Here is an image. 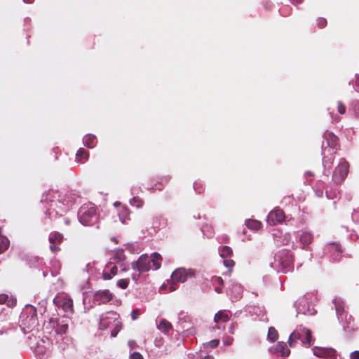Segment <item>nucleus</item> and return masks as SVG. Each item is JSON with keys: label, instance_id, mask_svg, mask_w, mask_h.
<instances>
[{"label": "nucleus", "instance_id": "obj_1", "mask_svg": "<svg viewBox=\"0 0 359 359\" xmlns=\"http://www.w3.org/2000/svg\"><path fill=\"white\" fill-rule=\"evenodd\" d=\"M298 340H300L302 345L306 347H310L313 345V336L311 331L306 327L300 326L293 331L288 339V345L290 347H294Z\"/></svg>", "mask_w": 359, "mask_h": 359}, {"label": "nucleus", "instance_id": "obj_2", "mask_svg": "<svg viewBox=\"0 0 359 359\" xmlns=\"http://www.w3.org/2000/svg\"><path fill=\"white\" fill-rule=\"evenodd\" d=\"M79 219L84 226L96 224L98 219L96 208L92 204L83 205L79 209Z\"/></svg>", "mask_w": 359, "mask_h": 359}, {"label": "nucleus", "instance_id": "obj_3", "mask_svg": "<svg viewBox=\"0 0 359 359\" xmlns=\"http://www.w3.org/2000/svg\"><path fill=\"white\" fill-rule=\"evenodd\" d=\"M151 260L147 254L142 255L137 261L131 263L133 270L137 271L138 273H133L132 279L137 280L142 273L147 272L151 269Z\"/></svg>", "mask_w": 359, "mask_h": 359}, {"label": "nucleus", "instance_id": "obj_4", "mask_svg": "<svg viewBox=\"0 0 359 359\" xmlns=\"http://www.w3.org/2000/svg\"><path fill=\"white\" fill-rule=\"evenodd\" d=\"M275 262L283 273L290 271L293 267L294 258L289 250H282L275 256Z\"/></svg>", "mask_w": 359, "mask_h": 359}, {"label": "nucleus", "instance_id": "obj_5", "mask_svg": "<svg viewBox=\"0 0 359 359\" xmlns=\"http://www.w3.org/2000/svg\"><path fill=\"white\" fill-rule=\"evenodd\" d=\"M348 163L341 159L332 175V180L336 184H341L346 179L348 173Z\"/></svg>", "mask_w": 359, "mask_h": 359}, {"label": "nucleus", "instance_id": "obj_6", "mask_svg": "<svg viewBox=\"0 0 359 359\" xmlns=\"http://www.w3.org/2000/svg\"><path fill=\"white\" fill-rule=\"evenodd\" d=\"M194 271L191 269H185L180 268L176 269L172 273V280L173 282L184 283L189 277L194 276Z\"/></svg>", "mask_w": 359, "mask_h": 359}, {"label": "nucleus", "instance_id": "obj_7", "mask_svg": "<svg viewBox=\"0 0 359 359\" xmlns=\"http://www.w3.org/2000/svg\"><path fill=\"white\" fill-rule=\"evenodd\" d=\"M64 197L65 198L58 199L57 201H52L53 203L51 205V208L53 206L58 208L59 204L61 210L63 212H66L67 210V207L74 202L76 196L74 194L68 192L64 196Z\"/></svg>", "mask_w": 359, "mask_h": 359}, {"label": "nucleus", "instance_id": "obj_8", "mask_svg": "<svg viewBox=\"0 0 359 359\" xmlns=\"http://www.w3.org/2000/svg\"><path fill=\"white\" fill-rule=\"evenodd\" d=\"M284 220V212L278 208H276L274 210L271 211L267 216V222L270 225H276L278 223L283 222Z\"/></svg>", "mask_w": 359, "mask_h": 359}, {"label": "nucleus", "instance_id": "obj_9", "mask_svg": "<svg viewBox=\"0 0 359 359\" xmlns=\"http://www.w3.org/2000/svg\"><path fill=\"white\" fill-rule=\"evenodd\" d=\"M314 355L325 359H336L337 351L332 348L316 347L313 349Z\"/></svg>", "mask_w": 359, "mask_h": 359}, {"label": "nucleus", "instance_id": "obj_10", "mask_svg": "<svg viewBox=\"0 0 359 359\" xmlns=\"http://www.w3.org/2000/svg\"><path fill=\"white\" fill-rule=\"evenodd\" d=\"M69 319L63 318L62 319H50V323H53V326L57 334L62 335L67 333L69 329Z\"/></svg>", "mask_w": 359, "mask_h": 359}, {"label": "nucleus", "instance_id": "obj_11", "mask_svg": "<svg viewBox=\"0 0 359 359\" xmlns=\"http://www.w3.org/2000/svg\"><path fill=\"white\" fill-rule=\"evenodd\" d=\"M118 318V315L114 311H109L102 314L100 320V327L107 329L112 323H115Z\"/></svg>", "mask_w": 359, "mask_h": 359}, {"label": "nucleus", "instance_id": "obj_12", "mask_svg": "<svg viewBox=\"0 0 359 359\" xmlns=\"http://www.w3.org/2000/svg\"><path fill=\"white\" fill-rule=\"evenodd\" d=\"M114 295L109 290H98L93 296V301L98 304H106L110 302Z\"/></svg>", "mask_w": 359, "mask_h": 359}, {"label": "nucleus", "instance_id": "obj_13", "mask_svg": "<svg viewBox=\"0 0 359 359\" xmlns=\"http://www.w3.org/2000/svg\"><path fill=\"white\" fill-rule=\"evenodd\" d=\"M273 239L277 246L287 245L291 241V235L290 233L277 231L273 233Z\"/></svg>", "mask_w": 359, "mask_h": 359}, {"label": "nucleus", "instance_id": "obj_14", "mask_svg": "<svg viewBox=\"0 0 359 359\" xmlns=\"http://www.w3.org/2000/svg\"><path fill=\"white\" fill-rule=\"evenodd\" d=\"M118 272L117 266L111 262L108 263L102 273V277L104 280H111L113 276H116Z\"/></svg>", "mask_w": 359, "mask_h": 359}, {"label": "nucleus", "instance_id": "obj_15", "mask_svg": "<svg viewBox=\"0 0 359 359\" xmlns=\"http://www.w3.org/2000/svg\"><path fill=\"white\" fill-rule=\"evenodd\" d=\"M270 351L273 354L280 353L283 357H287L290 354V350L287 348L286 343L283 341H278L275 346L271 348Z\"/></svg>", "mask_w": 359, "mask_h": 359}, {"label": "nucleus", "instance_id": "obj_16", "mask_svg": "<svg viewBox=\"0 0 359 359\" xmlns=\"http://www.w3.org/2000/svg\"><path fill=\"white\" fill-rule=\"evenodd\" d=\"M324 138L327 147L332 149H337L339 147L338 137L330 131H326L324 134Z\"/></svg>", "mask_w": 359, "mask_h": 359}, {"label": "nucleus", "instance_id": "obj_17", "mask_svg": "<svg viewBox=\"0 0 359 359\" xmlns=\"http://www.w3.org/2000/svg\"><path fill=\"white\" fill-rule=\"evenodd\" d=\"M313 240V234L307 231L303 232L299 237V242L302 245V248L305 250L309 249V246L312 243Z\"/></svg>", "mask_w": 359, "mask_h": 359}, {"label": "nucleus", "instance_id": "obj_18", "mask_svg": "<svg viewBox=\"0 0 359 359\" xmlns=\"http://www.w3.org/2000/svg\"><path fill=\"white\" fill-rule=\"evenodd\" d=\"M60 306L65 312L72 313L74 311L73 300L67 297L61 299Z\"/></svg>", "mask_w": 359, "mask_h": 359}, {"label": "nucleus", "instance_id": "obj_19", "mask_svg": "<svg viewBox=\"0 0 359 359\" xmlns=\"http://www.w3.org/2000/svg\"><path fill=\"white\" fill-rule=\"evenodd\" d=\"M89 158V153L83 148H80L76 154V161L78 163H83Z\"/></svg>", "mask_w": 359, "mask_h": 359}, {"label": "nucleus", "instance_id": "obj_20", "mask_svg": "<svg viewBox=\"0 0 359 359\" xmlns=\"http://www.w3.org/2000/svg\"><path fill=\"white\" fill-rule=\"evenodd\" d=\"M151 262H152L153 266L156 270H158L161 266V262L163 261L162 256L158 252H154L151 255Z\"/></svg>", "mask_w": 359, "mask_h": 359}, {"label": "nucleus", "instance_id": "obj_21", "mask_svg": "<svg viewBox=\"0 0 359 359\" xmlns=\"http://www.w3.org/2000/svg\"><path fill=\"white\" fill-rule=\"evenodd\" d=\"M172 327V324L165 319H161L158 325V329L165 334L168 333Z\"/></svg>", "mask_w": 359, "mask_h": 359}, {"label": "nucleus", "instance_id": "obj_22", "mask_svg": "<svg viewBox=\"0 0 359 359\" xmlns=\"http://www.w3.org/2000/svg\"><path fill=\"white\" fill-rule=\"evenodd\" d=\"M230 319L229 315L225 311H219L214 317V320L215 323L222 322H227Z\"/></svg>", "mask_w": 359, "mask_h": 359}, {"label": "nucleus", "instance_id": "obj_23", "mask_svg": "<svg viewBox=\"0 0 359 359\" xmlns=\"http://www.w3.org/2000/svg\"><path fill=\"white\" fill-rule=\"evenodd\" d=\"M83 143L88 148H93L96 144V137L94 135L88 134L85 136Z\"/></svg>", "mask_w": 359, "mask_h": 359}, {"label": "nucleus", "instance_id": "obj_24", "mask_svg": "<svg viewBox=\"0 0 359 359\" xmlns=\"http://www.w3.org/2000/svg\"><path fill=\"white\" fill-rule=\"evenodd\" d=\"M63 235L59 232H53L50 233L49 236L50 243H58L60 244L63 241Z\"/></svg>", "mask_w": 359, "mask_h": 359}, {"label": "nucleus", "instance_id": "obj_25", "mask_svg": "<svg viewBox=\"0 0 359 359\" xmlns=\"http://www.w3.org/2000/svg\"><path fill=\"white\" fill-rule=\"evenodd\" d=\"M245 225L248 229H252V230H258L261 229L262 227V223L259 222L258 220L255 219H247L245 221Z\"/></svg>", "mask_w": 359, "mask_h": 359}, {"label": "nucleus", "instance_id": "obj_26", "mask_svg": "<svg viewBox=\"0 0 359 359\" xmlns=\"http://www.w3.org/2000/svg\"><path fill=\"white\" fill-rule=\"evenodd\" d=\"M267 338L271 342L277 341L278 339V332L273 327H270L268 330Z\"/></svg>", "mask_w": 359, "mask_h": 359}, {"label": "nucleus", "instance_id": "obj_27", "mask_svg": "<svg viewBox=\"0 0 359 359\" xmlns=\"http://www.w3.org/2000/svg\"><path fill=\"white\" fill-rule=\"evenodd\" d=\"M219 251L220 257L222 258H226L233 255L232 249L229 246H227V245L221 247L219 249Z\"/></svg>", "mask_w": 359, "mask_h": 359}, {"label": "nucleus", "instance_id": "obj_28", "mask_svg": "<svg viewBox=\"0 0 359 359\" xmlns=\"http://www.w3.org/2000/svg\"><path fill=\"white\" fill-rule=\"evenodd\" d=\"M9 246V241L5 236H0V253L6 251Z\"/></svg>", "mask_w": 359, "mask_h": 359}, {"label": "nucleus", "instance_id": "obj_29", "mask_svg": "<svg viewBox=\"0 0 359 359\" xmlns=\"http://www.w3.org/2000/svg\"><path fill=\"white\" fill-rule=\"evenodd\" d=\"M38 320H37V314L35 309L32 308V314L31 317L29 320V326H35L37 325Z\"/></svg>", "mask_w": 359, "mask_h": 359}, {"label": "nucleus", "instance_id": "obj_30", "mask_svg": "<svg viewBox=\"0 0 359 359\" xmlns=\"http://www.w3.org/2000/svg\"><path fill=\"white\" fill-rule=\"evenodd\" d=\"M122 325L121 323L117 318V320L114 323V328L111 332V336L112 337H116L119 331L121 330Z\"/></svg>", "mask_w": 359, "mask_h": 359}, {"label": "nucleus", "instance_id": "obj_31", "mask_svg": "<svg viewBox=\"0 0 359 359\" xmlns=\"http://www.w3.org/2000/svg\"><path fill=\"white\" fill-rule=\"evenodd\" d=\"M336 151H334L332 154H331V156L327 159V156H324L323 158V165L324 167H328V168H330L331 167V165H332L333 163V161H334V157L333 156V154H335Z\"/></svg>", "mask_w": 359, "mask_h": 359}, {"label": "nucleus", "instance_id": "obj_32", "mask_svg": "<svg viewBox=\"0 0 359 359\" xmlns=\"http://www.w3.org/2000/svg\"><path fill=\"white\" fill-rule=\"evenodd\" d=\"M223 264L225 266V267L228 269L229 273H231L233 271V269L235 266V262L231 259H224Z\"/></svg>", "mask_w": 359, "mask_h": 359}, {"label": "nucleus", "instance_id": "obj_33", "mask_svg": "<svg viewBox=\"0 0 359 359\" xmlns=\"http://www.w3.org/2000/svg\"><path fill=\"white\" fill-rule=\"evenodd\" d=\"M129 284L128 278L120 279L117 281V285L121 289H126Z\"/></svg>", "mask_w": 359, "mask_h": 359}, {"label": "nucleus", "instance_id": "obj_34", "mask_svg": "<svg viewBox=\"0 0 359 359\" xmlns=\"http://www.w3.org/2000/svg\"><path fill=\"white\" fill-rule=\"evenodd\" d=\"M346 106L344 104V103L341 102V101H338L337 102V111L338 112L343 115L346 113Z\"/></svg>", "mask_w": 359, "mask_h": 359}, {"label": "nucleus", "instance_id": "obj_35", "mask_svg": "<svg viewBox=\"0 0 359 359\" xmlns=\"http://www.w3.org/2000/svg\"><path fill=\"white\" fill-rule=\"evenodd\" d=\"M353 111L354 116L357 118H359V101L354 102L353 104Z\"/></svg>", "mask_w": 359, "mask_h": 359}, {"label": "nucleus", "instance_id": "obj_36", "mask_svg": "<svg viewBox=\"0 0 359 359\" xmlns=\"http://www.w3.org/2000/svg\"><path fill=\"white\" fill-rule=\"evenodd\" d=\"M327 20L323 18H319L317 20V24L319 28L322 29L326 27L327 25Z\"/></svg>", "mask_w": 359, "mask_h": 359}, {"label": "nucleus", "instance_id": "obj_37", "mask_svg": "<svg viewBox=\"0 0 359 359\" xmlns=\"http://www.w3.org/2000/svg\"><path fill=\"white\" fill-rule=\"evenodd\" d=\"M213 284H218L219 285H224V280L221 277L219 276H213L211 280Z\"/></svg>", "mask_w": 359, "mask_h": 359}, {"label": "nucleus", "instance_id": "obj_38", "mask_svg": "<svg viewBox=\"0 0 359 359\" xmlns=\"http://www.w3.org/2000/svg\"><path fill=\"white\" fill-rule=\"evenodd\" d=\"M58 243H50V250L52 252L56 253L60 250V248Z\"/></svg>", "mask_w": 359, "mask_h": 359}, {"label": "nucleus", "instance_id": "obj_39", "mask_svg": "<svg viewBox=\"0 0 359 359\" xmlns=\"http://www.w3.org/2000/svg\"><path fill=\"white\" fill-rule=\"evenodd\" d=\"M130 359H143L142 355L138 352H133L130 355Z\"/></svg>", "mask_w": 359, "mask_h": 359}, {"label": "nucleus", "instance_id": "obj_40", "mask_svg": "<svg viewBox=\"0 0 359 359\" xmlns=\"http://www.w3.org/2000/svg\"><path fill=\"white\" fill-rule=\"evenodd\" d=\"M8 296L6 294H0V304H5L7 302Z\"/></svg>", "mask_w": 359, "mask_h": 359}, {"label": "nucleus", "instance_id": "obj_41", "mask_svg": "<svg viewBox=\"0 0 359 359\" xmlns=\"http://www.w3.org/2000/svg\"><path fill=\"white\" fill-rule=\"evenodd\" d=\"M5 304H6V305L9 307H13L16 304V300L8 297L7 302Z\"/></svg>", "mask_w": 359, "mask_h": 359}, {"label": "nucleus", "instance_id": "obj_42", "mask_svg": "<svg viewBox=\"0 0 359 359\" xmlns=\"http://www.w3.org/2000/svg\"><path fill=\"white\" fill-rule=\"evenodd\" d=\"M219 340H218V339H213V340L210 341L209 343L210 347H212V348L217 347L219 345Z\"/></svg>", "mask_w": 359, "mask_h": 359}, {"label": "nucleus", "instance_id": "obj_43", "mask_svg": "<svg viewBox=\"0 0 359 359\" xmlns=\"http://www.w3.org/2000/svg\"><path fill=\"white\" fill-rule=\"evenodd\" d=\"M351 359H359V351H355L351 353Z\"/></svg>", "mask_w": 359, "mask_h": 359}, {"label": "nucleus", "instance_id": "obj_44", "mask_svg": "<svg viewBox=\"0 0 359 359\" xmlns=\"http://www.w3.org/2000/svg\"><path fill=\"white\" fill-rule=\"evenodd\" d=\"M343 311H344V309L341 306H340V305L336 306V312L338 315H341L343 313Z\"/></svg>", "mask_w": 359, "mask_h": 359}, {"label": "nucleus", "instance_id": "obj_45", "mask_svg": "<svg viewBox=\"0 0 359 359\" xmlns=\"http://www.w3.org/2000/svg\"><path fill=\"white\" fill-rule=\"evenodd\" d=\"M131 317L133 320H136L138 318V314L137 311H133L131 313Z\"/></svg>", "mask_w": 359, "mask_h": 359}, {"label": "nucleus", "instance_id": "obj_46", "mask_svg": "<svg viewBox=\"0 0 359 359\" xmlns=\"http://www.w3.org/2000/svg\"><path fill=\"white\" fill-rule=\"evenodd\" d=\"M116 256L117 257L121 259V257L123 256V250H118L117 252H116Z\"/></svg>", "mask_w": 359, "mask_h": 359}, {"label": "nucleus", "instance_id": "obj_47", "mask_svg": "<svg viewBox=\"0 0 359 359\" xmlns=\"http://www.w3.org/2000/svg\"><path fill=\"white\" fill-rule=\"evenodd\" d=\"M355 86L358 88L357 90L359 92V75L356 76Z\"/></svg>", "mask_w": 359, "mask_h": 359}, {"label": "nucleus", "instance_id": "obj_48", "mask_svg": "<svg viewBox=\"0 0 359 359\" xmlns=\"http://www.w3.org/2000/svg\"><path fill=\"white\" fill-rule=\"evenodd\" d=\"M122 212H123V213L124 215H126V214H128L129 210H128V209L127 208L123 207V208H122Z\"/></svg>", "mask_w": 359, "mask_h": 359}, {"label": "nucleus", "instance_id": "obj_49", "mask_svg": "<svg viewBox=\"0 0 359 359\" xmlns=\"http://www.w3.org/2000/svg\"><path fill=\"white\" fill-rule=\"evenodd\" d=\"M215 291L217 293H222V289L220 287H215Z\"/></svg>", "mask_w": 359, "mask_h": 359}, {"label": "nucleus", "instance_id": "obj_50", "mask_svg": "<svg viewBox=\"0 0 359 359\" xmlns=\"http://www.w3.org/2000/svg\"><path fill=\"white\" fill-rule=\"evenodd\" d=\"M293 3L294 4H299L301 3L303 0H292Z\"/></svg>", "mask_w": 359, "mask_h": 359}, {"label": "nucleus", "instance_id": "obj_51", "mask_svg": "<svg viewBox=\"0 0 359 359\" xmlns=\"http://www.w3.org/2000/svg\"><path fill=\"white\" fill-rule=\"evenodd\" d=\"M142 205V202L141 201H140L138 202V204L137 205V207H141Z\"/></svg>", "mask_w": 359, "mask_h": 359}, {"label": "nucleus", "instance_id": "obj_52", "mask_svg": "<svg viewBox=\"0 0 359 359\" xmlns=\"http://www.w3.org/2000/svg\"><path fill=\"white\" fill-rule=\"evenodd\" d=\"M122 271H126V268H123V269H122Z\"/></svg>", "mask_w": 359, "mask_h": 359}, {"label": "nucleus", "instance_id": "obj_53", "mask_svg": "<svg viewBox=\"0 0 359 359\" xmlns=\"http://www.w3.org/2000/svg\"><path fill=\"white\" fill-rule=\"evenodd\" d=\"M224 242L228 243V242H229V238L226 239V240L224 241Z\"/></svg>", "mask_w": 359, "mask_h": 359}, {"label": "nucleus", "instance_id": "obj_54", "mask_svg": "<svg viewBox=\"0 0 359 359\" xmlns=\"http://www.w3.org/2000/svg\"><path fill=\"white\" fill-rule=\"evenodd\" d=\"M323 151L324 152L326 151V147H324Z\"/></svg>", "mask_w": 359, "mask_h": 359}, {"label": "nucleus", "instance_id": "obj_55", "mask_svg": "<svg viewBox=\"0 0 359 359\" xmlns=\"http://www.w3.org/2000/svg\"><path fill=\"white\" fill-rule=\"evenodd\" d=\"M0 236H3L1 235V229H0Z\"/></svg>", "mask_w": 359, "mask_h": 359}, {"label": "nucleus", "instance_id": "obj_56", "mask_svg": "<svg viewBox=\"0 0 359 359\" xmlns=\"http://www.w3.org/2000/svg\"><path fill=\"white\" fill-rule=\"evenodd\" d=\"M171 290H175V288L170 287Z\"/></svg>", "mask_w": 359, "mask_h": 359}]
</instances>
